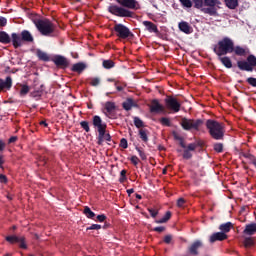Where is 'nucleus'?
Wrapping results in <instances>:
<instances>
[{"label":"nucleus","instance_id":"393cba45","mask_svg":"<svg viewBox=\"0 0 256 256\" xmlns=\"http://www.w3.org/2000/svg\"><path fill=\"white\" fill-rule=\"evenodd\" d=\"M87 69V65L83 62L76 63L72 66V71L75 73H83Z\"/></svg>","mask_w":256,"mask_h":256},{"label":"nucleus","instance_id":"7ed1b4c3","mask_svg":"<svg viewBox=\"0 0 256 256\" xmlns=\"http://www.w3.org/2000/svg\"><path fill=\"white\" fill-rule=\"evenodd\" d=\"M233 40L230 38H224L218 42L216 46H214V53L218 55V57H223V55H227L228 53H233Z\"/></svg>","mask_w":256,"mask_h":256},{"label":"nucleus","instance_id":"58836bf2","mask_svg":"<svg viewBox=\"0 0 256 256\" xmlns=\"http://www.w3.org/2000/svg\"><path fill=\"white\" fill-rule=\"evenodd\" d=\"M242 157L246 158L250 164L254 163L256 161V157L253 154L250 153H243Z\"/></svg>","mask_w":256,"mask_h":256},{"label":"nucleus","instance_id":"0eeeda50","mask_svg":"<svg viewBox=\"0 0 256 256\" xmlns=\"http://www.w3.org/2000/svg\"><path fill=\"white\" fill-rule=\"evenodd\" d=\"M166 107L170 111H173L174 113H179L181 111V102L177 100L175 97H167L165 99Z\"/></svg>","mask_w":256,"mask_h":256},{"label":"nucleus","instance_id":"4468645a","mask_svg":"<svg viewBox=\"0 0 256 256\" xmlns=\"http://www.w3.org/2000/svg\"><path fill=\"white\" fill-rule=\"evenodd\" d=\"M203 246V243L201 240H196L189 246V254L197 256L199 255V249Z\"/></svg>","mask_w":256,"mask_h":256},{"label":"nucleus","instance_id":"680f3d73","mask_svg":"<svg viewBox=\"0 0 256 256\" xmlns=\"http://www.w3.org/2000/svg\"><path fill=\"white\" fill-rule=\"evenodd\" d=\"M166 228L163 227V226H159V227H155L153 229L154 232H158V233H162V232H165Z\"/></svg>","mask_w":256,"mask_h":256},{"label":"nucleus","instance_id":"338daca9","mask_svg":"<svg viewBox=\"0 0 256 256\" xmlns=\"http://www.w3.org/2000/svg\"><path fill=\"white\" fill-rule=\"evenodd\" d=\"M6 147V144L3 140H0V152H3Z\"/></svg>","mask_w":256,"mask_h":256},{"label":"nucleus","instance_id":"6e6552de","mask_svg":"<svg viewBox=\"0 0 256 256\" xmlns=\"http://www.w3.org/2000/svg\"><path fill=\"white\" fill-rule=\"evenodd\" d=\"M181 125L183 129H199V127L203 125V120L201 119L192 120V119L184 118L181 121Z\"/></svg>","mask_w":256,"mask_h":256},{"label":"nucleus","instance_id":"69168bd1","mask_svg":"<svg viewBox=\"0 0 256 256\" xmlns=\"http://www.w3.org/2000/svg\"><path fill=\"white\" fill-rule=\"evenodd\" d=\"M16 141H18V137L17 136H12L10 139H8V144H13Z\"/></svg>","mask_w":256,"mask_h":256},{"label":"nucleus","instance_id":"1a4fd4ad","mask_svg":"<svg viewBox=\"0 0 256 256\" xmlns=\"http://www.w3.org/2000/svg\"><path fill=\"white\" fill-rule=\"evenodd\" d=\"M114 31L116 32L117 37L120 39H127L131 37V30L123 24H115Z\"/></svg>","mask_w":256,"mask_h":256},{"label":"nucleus","instance_id":"0e129e2a","mask_svg":"<svg viewBox=\"0 0 256 256\" xmlns=\"http://www.w3.org/2000/svg\"><path fill=\"white\" fill-rule=\"evenodd\" d=\"M80 125L83 129H89V122L87 121H82Z\"/></svg>","mask_w":256,"mask_h":256},{"label":"nucleus","instance_id":"9b49d317","mask_svg":"<svg viewBox=\"0 0 256 256\" xmlns=\"http://www.w3.org/2000/svg\"><path fill=\"white\" fill-rule=\"evenodd\" d=\"M11 87H13V78H11V76H7L5 80L0 78V93L11 91Z\"/></svg>","mask_w":256,"mask_h":256},{"label":"nucleus","instance_id":"7c9ffc66","mask_svg":"<svg viewBox=\"0 0 256 256\" xmlns=\"http://www.w3.org/2000/svg\"><path fill=\"white\" fill-rule=\"evenodd\" d=\"M224 3L228 9H236L239 7V0H224Z\"/></svg>","mask_w":256,"mask_h":256},{"label":"nucleus","instance_id":"a18cd8bd","mask_svg":"<svg viewBox=\"0 0 256 256\" xmlns=\"http://www.w3.org/2000/svg\"><path fill=\"white\" fill-rule=\"evenodd\" d=\"M29 93V87L27 85H22L20 89V95L21 97H25Z\"/></svg>","mask_w":256,"mask_h":256},{"label":"nucleus","instance_id":"ddd939ff","mask_svg":"<svg viewBox=\"0 0 256 256\" xmlns=\"http://www.w3.org/2000/svg\"><path fill=\"white\" fill-rule=\"evenodd\" d=\"M98 145H103L104 141H111V135L105 129L98 130Z\"/></svg>","mask_w":256,"mask_h":256},{"label":"nucleus","instance_id":"603ef678","mask_svg":"<svg viewBox=\"0 0 256 256\" xmlns=\"http://www.w3.org/2000/svg\"><path fill=\"white\" fill-rule=\"evenodd\" d=\"M147 210H148L150 216H152V218H156L158 216V210L157 209L148 208Z\"/></svg>","mask_w":256,"mask_h":256},{"label":"nucleus","instance_id":"b1692460","mask_svg":"<svg viewBox=\"0 0 256 256\" xmlns=\"http://www.w3.org/2000/svg\"><path fill=\"white\" fill-rule=\"evenodd\" d=\"M238 65V69H240L241 71H253V68H251V65H249V62L242 60V61H238L237 62Z\"/></svg>","mask_w":256,"mask_h":256},{"label":"nucleus","instance_id":"8fccbe9b","mask_svg":"<svg viewBox=\"0 0 256 256\" xmlns=\"http://www.w3.org/2000/svg\"><path fill=\"white\" fill-rule=\"evenodd\" d=\"M101 229H102V225L93 224V225H90V227L86 228V231L101 230Z\"/></svg>","mask_w":256,"mask_h":256},{"label":"nucleus","instance_id":"412c9836","mask_svg":"<svg viewBox=\"0 0 256 256\" xmlns=\"http://www.w3.org/2000/svg\"><path fill=\"white\" fill-rule=\"evenodd\" d=\"M207 129H224L225 126L223 124L215 121V120H207L206 122Z\"/></svg>","mask_w":256,"mask_h":256},{"label":"nucleus","instance_id":"2eb2a0df","mask_svg":"<svg viewBox=\"0 0 256 256\" xmlns=\"http://www.w3.org/2000/svg\"><path fill=\"white\" fill-rule=\"evenodd\" d=\"M149 108L150 113H162V111H165V108L159 103V100H152Z\"/></svg>","mask_w":256,"mask_h":256},{"label":"nucleus","instance_id":"dca6fc26","mask_svg":"<svg viewBox=\"0 0 256 256\" xmlns=\"http://www.w3.org/2000/svg\"><path fill=\"white\" fill-rule=\"evenodd\" d=\"M228 238L227 234L224 232H214L211 237H209V242L215 243L217 241H224Z\"/></svg>","mask_w":256,"mask_h":256},{"label":"nucleus","instance_id":"c85d7f7f","mask_svg":"<svg viewBox=\"0 0 256 256\" xmlns=\"http://www.w3.org/2000/svg\"><path fill=\"white\" fill-rule=\"evenodd\" d=\"M231 228H234V225L231 222L224 223L222 225H219V230H221V233H229Z\"/></svg>","mask_w":256,"mask_h":256},{"label":"nucleus","instance_id":"13d9d810","mask_svg":"<svg viewBox=\"0 0 256 256\" xmlns=\"http://www.w3.org/2000/svg\"><path fill=\"white\" fill-rule=\"evenodd\" d=\"M247 83H249V85H252V87H256V78H253V77L248 78Z\"/></svg>","mask_w":256,"mask_h":256},{"label":"nucleus","instance_id":"c03bdc74","mask_svg":"<svg viewBox=\"0 0 256 256\" xmlns=\"http://www.w3.org/2000/svg\"><path fill=\"white\" fill-rule=\"evenodd\" d=\"M101 83V79L98 77L90 78V85L97 87Z\"/></svg>","mask_w":256,"mask_h":256},{"label":"nucleus","instance_id":"052dcab7","mask_svg":"<svg viewBox=\"0 0 256 256\" xmlns=\"http://www.w3.org/2000/svg\"><path fill=\"white\" fill-rule=\"evenodd\" d=\"M96 220H98L100 223H103L105 220H107V217L104 214H101L96 217Z\"/></svg>","mask_w":256,"mask_h":256},{"label":"nucleus","instance_id":"473e14b6","mask_svg":"<svg viewBox=\"0 0 256 256\" xmlns=\"http://www.w3.org/2000/svg\"><path fill=\"white\" fill-rule=\"evenodd\" d=\"M255 245V241L252 237H246L243 240V246L246 248L253 247Z\"/></svg>","mask_w":256,"mask_h":256},{"label":"nucleus","instance_id":"09e8293b","mask_svg":"<svg viewBox=\"0 0 256 256\" xmlns=\"http://www.w3.org/2000/svg\"><path fill=\"white\" fill-rule=\"evenodd\" d=\"M134 124H135V127H137L139 129V128L143 127V120L135 117Z\"/></svg>","mask_w":256,"mask_h":256},{"label":"nucleus","instance_id":"a211bd4d","mask_svg":"<svg viewBox=\"0 0 256 256\" xmlns=\"http://www.w3.org/2000/svg\"><path fill=\"white\" fill-rule=\"evenodd\" d=\"M105 109L107 117H109V119H115V103L106 102Z\"/></svg>","mask_w":256,"mask_h":256},{"label":"nucleus","instance_id":"20e7f679","mask_svg":"<svg viewBox=\"0 0 256 256\" xmlns=\"http://www.w3.org/2000/svg\"><path fill=\"white\" fill-rule=\"evenodd\" d=\"M219 5H221L220 0H204L202 13L210 15V17H219Z\"/></svg>","mask_w":256,"mask_h":256},{"label":"nucleus","instance_id":"6e6d98bb","mask_svg":"<svg viewBox=\"0 0 256 256\" xmlns=\"http://www.w3.org/2000/svg\"><path fill=\"white\" fill-rule=\"evenodd\" d=\"M130 162H132L134 166H137L139 163V158L136 155H133L132 158H130Z\"/></svg>","mask_w":256,"mask_h":256},{"label":"nucleus","instance_id":"2f4dec72","mask_svg":"<svg viewBox=\"0 0 256 256\" xmlns=\"http://www.w3.org/2000/svg\"><path fill=\"white\" fill-rule=\"evenodd\" d=\"M171 216H172L171 211H167V213H165L164 217H162V219H160V220L155 221V223H157V224H165V223L168 222V220L171 219Z\"/></svg>","mask_w":256,"mask_h":256},{"label":"nucleus","instance_id":"3c124183","mask_svg":"<svg viewBox=\"0 0 256 256\" xmlns=\"http://www.w3.org/2000/svg\"><path fill=\"white\" fill-rule=\"evenodd\" d=\"M119 146H120V148L127 149L128 148V141H127V139H125V138L120 139Z\"/></svg>","mask_w":256,"mask_h":256},{"label":"nucleus","instance_id":"5fc2aeb1","mask_svg":"<svg viewBox=\"0 0 256 256\" xmlns=\"http://www.w3.org/2000/svg\"><path fill=\"white\" fill-rule=\"evenodd\" d=\"M41 95H43V92L41 90L33 91L31 93V96L34 97V99H38L39 97H41Z\"/></svg>","mask_w":256,"mask_h":256},{"label":"nucleus","instance_id":"aec40b11","mask_svg":"<svg viewBox=\"0 0 256 256\" xmlns=\"http://www.w3.org/2000/svg\"><path fill=\"white\" fill-rule=\"evenodd\" d=\"M92 123L96 129H107V124H105V122H103V120L99 116H94L92 119Z\"/></svg>","mask_w":256,"mask_h":256},{"label":"nucleus","instance_id":"4be33fe9","mask_svg":"<svg viewBox=\"0 0 256 256\" xmlns=\"http://www.w3.org/2000/svg\"><path fill=\"white\" fill-rule=\"evenodd\" d=\"M244 235H255L256 234V223L247 224L243 230Z\"/></svg>","mask_w":256,"mask_h":256},{"label":"nucleus","instance_id":"864d4df0","mask_svg":"<svg viewBox=\"0 0 256 256\" xmlns=\"http://www.w3.org/2000/svg\"><path fill=\"white\" fill-rule=\"evenodd\" d=\"M186 204V200L184 198H179L177 200V207L178 208H183Z\"/></svg>","mask_w":256,"mask_h":256},{"label":"nucleus","instance_id":"774afa93","mask_svg":"<svg viewBox=\"0 0 256 256\" xmlns=\"http://www.w3.org/2000/svg\"><path fill=\"white\" fill-rule=\"evenodd\" d=\"M4 164H5L4 156L0 155V169H3Z\"/></svg>","mask_w":256,"mask_h":256},{"label":"nucleus","instance_id":"c9c22d12","mask_svg":"<svg viewBox=\"0 0 256 256\" xmlns=\"http://www.w3.org/2000/svg\"><path fill=\"white\" fill-rule=\"evenodd\" d=\"M194 7L196 9H200V11L203 12V9H205V1L204 0H194Z\"/></svg>","mask_w":256,"mask_h":256},{"label":"nucleus","instance_id":"bf43d9fd","mask_svg":"<svg viewBox=\"0 0 256 256\" xmlns=\"http://www.w3.org/2000/svg\"><path fill=\"white\" fill-rule=\"evenodd\" d=\"M0 183L1 184H6L8 183V178L4 174H0Z\"/></svg>","mask_w":256,"mask_h":256},{"label":"nucleus","instance_id":"e433bc0d","mask_svg":"<svg viewBox=\"0 0 256 256\" xmlns=\"http://www.w3.org/2000/svg\"><path fill=\"white\" fill-rule=\"evenodd\" d=\"M102 65L104 69H113V67H115V62L112 60H104Z\"/></svg>","mask_w":256,"mask_h":256},{"label":"nucleus","instance_id":"f8f14e48","mask_svg":"<svg viewBox=\"0 0 256 256\" xmlns=\"http://www.w3.org/2000/svg\"><path fill=\"white\" fill-rule=\"evenodd\" d=\"M116 3L126 9H137V6L139 5L136 0H116Z\"/></svg>","mask_w":256,"mask_h":256},{"label":"nucleus","instance_id":"a878e982","mask_svg":"<svg viewBox=\"0 0 256 256\" xmlns=\"http://www.w3.org/2000/svg\"><path fill=\"white\" fill-rule=\"evenodd\" d=\"M233 53H235V55H238V57H245V55H247V48H243L241 46H233Z\"/></svg>","mask_w":256,"mask_h":256},{"label":"nucleus","instance_id":"5701e85b","mask_svg":"<svg viewBox=\"0 0 256 256\" xmlns=\"http://www.w3.org/2000/svg\"><path fill=\"white\" fill-rule=\"evenodd\" d=\"M143 25H144V27H146V29H147V31H149V33H159V30L157 29V25H155L153 22L144 21Z\"/></svg>","mask_w":256,"mask_h":256},{"label":"nucleus","instance_id":"de8ad7c7","mask_svg":"<svg viewBox=\"0 0 256 256\" xmlns=\"http://www.w3.org/2000/svg\"><path fill=\"white\" fill-rule=\"evenodd\" d=\"M127 170H122L120 171V178H119V182L120 183H124V181L127 180Z\"/></svg>","mask_w":256,"mask_h":256},{"label":"nucleus","instance_id":"ea45409f","mask_svg":"<svg viewBox=\"0 0 256 256\" xmlns=\"http://www.w3.org/2000/svg\"><path fill=\"white\" fill-rule=\"evenodd\" d=\"M139 136H140V139H142V141H143L144 143H147V142H148V134H147V132H146L145 130L140 129V130H139Z\"/></svg>","mask_w":256,"mask_h":256},{"label":"nucleus","instance_id":"79ce46f5","mask_svg":"<svg viewBox=\"0 0 256 256\" xmlns=\"http://www.w3.org/2000/svg\"><path fill=\"white\" fill-rule=\"evenodd\" d=\"M135 150L138 151L139 153V157L143 160V161H146L147 160V155L146 153L141 149V147H135Z\"/></svg>","mask_w":256,"mask_h":256},{"label":"nucleus","instance_id":"37998d69","mask_svg":"<svg viewBox=\"0 0 256 256\" xmlns=\"http://www.w3.org/2000/svg\"><path fill=\"white\" fill-rule=\"evenodd\" d=\"M181 5H183V7H186L187 9H191V7H193V2H191V0H179Z\"/></svg>","mask_w":256,"mask_h":256},{"label":"nucleus","instance_id":"f257e3e1","mask_svg":"<svg viewBox=\"0 0 256 256\" xmlns=\"http://www.w3.org/2000/svg\"><path fill=\"white\" fill-rule=\"evenodd\" d=\"M0 43L4 45L12 43L14 49H19V47H23L27 43H35V38L29 30H23L20 34L12 33L11 36L5 31H0Z\"/></svg>","mask_w":256,"mask_h":256},{"label":"nucleus","instance_id":"bb28decb","mask_svg":"<svg viewBox=\"0 0 256 256\" xmlns=\"http://www.w3.org/2000/svg\"><path fill=\"white\" fill-rule=\"evenodd\" d=\"M219 61H221L222 65H224V67H226L227 69H231V67H233V62H231V58L227 56H219Z\"/></svg>","mask_w":256,"mask_h":256},{"label":"nucleus","instance_id":"a19ab883","mask_svg":"<svg viewBox=\"0 0 256 256\" xmlns=\"http://www.w3.org/2000/svg\"><path fill=\"white\" fill-rule=\"evenodd\" d=\"M214 151H216V153H222L224 151V144L222 143H215L213 146Z\"/></svg>","mask_w":256,"mask_h":256},{"label":"nucleus","instance_id":"39448f33","mask_svg":"<svg viewBox=\"0 0 256 256\" xmlns=\"http://www.w3.org/2000/svg\"><path fill=\"white\" fill-rule=\"evenodd\" d=\"M36 29L41 33V35H51L53 33V23L49 20H36L34 21Z\"/></svg>","mask_w":256,"mask_h":256},{"label":"nucleus","instance_id":"423d86ee","mask_svg":"<svg viewBox=\"0 0 256 256\" xmlns=\"http://www.w3.org/2000/svg\"><path fill=\"white\" fill-rule=\"evenodd\" d=\"M108 11L112 15H116V17H133V12H131L129 9L117 5H110L108 7Z\"/></svg>","mask_w":256,"mask_h":256},{"label":"nucleus","instance_id":"72a5a7b5","mask_svg":"<svg viewBox=\"0 0 256 256\" xmlns=\"http://www.w3.org/2000/svg\"><path fill=\"white\" fill-rule=\"evenodd\" d=\"M133 107H135V102H133V99H128V100H126V102L123 103V108L126 111H131V109H133Z\"/></svg>","mask_w":256,"mask_h":256},{"label":"nucleus","instance_id":"9d476101","mask_svg":"<svg viewBox=\"0 0 256 256\" xmlns=\"http://www.w3.org/2000/svg\"><path fill=\"white\" fill-rule=\"evenodd\" d=\"M5 240L10 244L20 243L21 249L28 248L27 244L25 243V241H26L25 236L10 235V236H6Z\"/></svg>","mask_w":256,"mask_h":256},{"label":"nucleus","instance_id":"e2e57ef3","mask_svg":"<svg viewBox=\"0 0 256 256\" xmlns=\"http://www.w3.org/2000/svg\"><path fill=\"white\" fill-rule=\"evenodd\" d=\"M171 241H172V236L171 235L164 236V243L170 244Z\"/></svg>","mask_w":256,"mask_h":256},{"label":"nucleus","instance_id":"4d7b16f0","mask_svg":"<svg viewBox=\"0 0 256 256\" xmlns=\"http://www.w3.org/2000/svg\"><path fill=\"white\" fill-rule=\"evenodd\" d=\"M7 26V18L0 16V27H6Z\"/></svg>","mask_w":256,"mask_h":256},{"label":"nucleus","instance_id":"c756f323","mask_svg":"<svg viewBox=\"0 0 256 256\" xmlns=\"http://www.w3.org/2000/svg\"><path fill=\"white\" fill-rule=\"evenodd\" d=\"M36 55H37V57H38V59L40 60V61H51V58L49 57V55L47 54V53H45V52H43L42 50H40V49H38L37 51H36Z\"/></svg>","mask_w":256,"mask_h":256},{"label":"nucleus","instance_id":"49530a36","mask_svg":"<svg viewBox=\"0 0 256 256\" xmlns=\"http://www.w3.org/2000/svg\"><path fill=\"white\" fill-rule=\"evenodd\" d=\"M160 123L164 126V127H171V120L169 118H161L160 119Z\"/></svg>","mask_w":256,"mask_h":256},{"label":"nucleus","instance_id":"f03ea898","mask_svg":"<svg viewBox=\"0 0 256 256\" xmlns=\"http://www.w3.org/2000/svg\"><path fill=\"white\" fill-rule=\"evenodd\" d=\"M172 135L174 140L178 141L180 147L184 149L182 154L184 160H190L193 157L192 152H195L197 149L198 152H202L203 147H205V141L202 139H197L196 142H192L186 145L185 140L180 134H178L177 131H173Z\"/></svg>","mask_w":256,"mask_h":256},{"label":"nucleus","instance_id":"cd10ccee","mask_svg":"<svg viewBox=\"0 0 256 256\" xmlns=\"http://www.w3.org/2000/svg\"><path fill=\"white\" fill-rule=\"evenodd\" d=\"M51 61H53V63H55L56 67H61L63 65H65V57L63 56H54Z\"/></svg>","mask_w":256,"mask_h":256},{"label":"nucleus","instance_id":"4c0bfd02","mask_svg":"<svg viewBox=\"0 0 256 256\" xmlns=\"http://www.w3.org/2000/svg\"><path fill=\"white\" fill-rule=\"evenodd\" d=\"M247 62L248 65H250L251 69H253V67H256V57L254 55H249L247 57Z\"/></svg>","mask_w":256,"mask_h":256},{"label":"nucleus","instance_id":"f3484780","mask_svg":"<svg viewBox=\"0 0 256 256\" xmlns=\"http://www.w3.org/2000/svg\"><path fill=\"white\" fill-rule=\"evenodd\" d=\"M209 135H211L214 140H223L225 131L221 129H209Z\"/></svg>","mask_w":256,"mask_h":256},{"label":"nucleus","instance_id":"6ab92c4d","mask_svg":"<svg viewBox=\"0 0 256 256\" xmlns=\"http://www.w3.org/2000/svg\"><path fill=\"white\" fill-rule=\"evenodd\" d=\"M178 28L182 33H185L186 35H191L193 33V27L189 25V22L182 21L178 24Z\"/></svg>","mask_w":256,"mask_h":256},{"label":"nucleus","instance_id":"f704fd0d","mask_svg":"<svg viewBox=\"0 0 256 256\" xmlns=\"http://www.w3.org/2000/svg\"><path fill=\"white\" fill-rule=\"evenodd\" d=\"M83 213L88 219H93L95 217V213L88 206L84 207Z\"/></svg>","mask_w":256,"mask_h":256}]
</instances>
